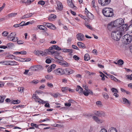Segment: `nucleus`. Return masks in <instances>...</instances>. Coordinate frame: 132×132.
<instances>
[{
  "instance_id": "nucleus-1",
  "label": "nucleus",
  "mask_w": 132,
  "mask_h": 132,
  "mask_svg": "<svg viewBox=\"0 0 132 132\" xmlns=\"http://www.w3.org/2000/svg\"><path fill=\"white\" fill-rule=\"evenodd\" d=\"M124 30L123 28L121 29L120 27L117 28L116 30L112 31L111 32V37L115 40L118 41L121 36L124 34Z\"/></svg>"
},
{
  "instance_id": "nucleus-2",
  "label": "nucleus",
  "mask_w": 132,
  "mask_h": 132,
  "mask_svg": "<svg viewBox=\"0 0 132 132\" xmlns=\"http://www.w3.org/2000/svg\"><path fill=\"white\" fill-rule=\"evenodd\" d=\"M103 14L107 17H111L113 15V10L110 8L105 7L102 10Z\"/></svg>"
},
{
  "instance_id": "nucleus-3",
  "label": "nucleus",
  "mask_w": 132,
  "mask_h": 132,
  "mask_svg": "<svg viewBox=\"0 0 132 132\" xmlns=\"http://www.w3.org/2000/svg\"><path fill=\"white\" fill-rule=\"evenodd\" d=\"M114 26L115 27L119 28L120 27L121 29L123 28V26L124 24V20L121 18L115 20L113 22Z\"/></svg>"
},
{
  "instance_id": "nucleus-4",
  "label": "nucleus",
  "mask_w": 132,
  "mask_h": 132,
  "mask_svg": "<svg viewBox=\"0 0 132 132\" xmlns=\"http://www.w3.org/2000/svg\"><path fill=\"white\" fill-rule=\"evenodd\" d=\"M63 75H69L75 72L74 70L69 68L63 69Z\"/></svg>"
},
{
  "instance_id": "nucleus-5",
  "label": "nucleus",
  "mask_w": 132,
  "mask_h": 132,
  "mask_svg": "<svg viewBox=\"0 0 132 132\" xmlns=\"http://www.w3.org/2000/svg\"><path fill=\"white\" fill-rule=\"evenodd\" d=\"M111 1V0H98V3L103 6L108 5Z\"/></svg>"
},
{
  "instance_id": "nucleus-6",
  "label": "nucleus",
  "mask_w": 132,
  "mask_h": 132,
  "mask_svg": "<svg viewBox=\"0 0 132 132\" xmlns=\"http://www.w3.org/2000/svg\"><path fill=\"white\" fill-rule=\"evenodd\" d=\"M63 69L62 68H58L54 70V73L57 75L60 76L63 75Z\"/></svg>"
},
{
  "instance_id": "nucleus-7",
  "label": "nucleus",
  "mask_w": 132,
  "mask_h": 132,
  "mask_svg": "<svg viewBox=\"0 0 132 132\" xmlns=\"http://www.w3.org/2000/svg\"><path fill=\"white\" fill-rule=\"evenodd\" d=\"M58 60V63L60 65L63 67H67L69 66V64L65 61H63L62 60Z\"/></svg>"
},
{
  "instance_id": "nucleus-8",
  "label": "nucleus",
  "mask_w": 132,
  "mask_h": 132,
  "mask_svg": "<svg viewBox=\"0 0 132 132\" xmlns=\"http://www.w3.org/2000/svg\"><path fill=\"white\" fill-rule=\"evenodd\" d=\"M60 52L55 51L54 54V55L55 59H57L58 60L62 59V57L60 55Z\"/></svg>"
},
{
  "instance_id": "nucleus-9",
  "label": "nucleus",
  "mask_w": 132,
  "mask_h": 132,
  "mask_svg": "<svg viewBox=\"0 0 132 132\" xmlns=\"http://www.w3.org/2000/svg\"><path fill=\"white\" fill-rule=\"evenodd\" d=\"M34 53L36 55L38 56L41 55L42 56L45 55H46V52H44L43 51L37 50V51H35L34 52Z\"/></svg>"
},
{
  "instance_id": "nucleus-10",
  "label": "nucleus",
  "mask_w": 132,
  "mask_h": 132,
  "mask_svg": "<svg viewBox=\"0 0 132 132\" xmlns=\"http://www.w3.org/2000/svg\"><path fill=\"white\" fill-rule=\"evenodd\" d=\"M42 68V66L40 65H36L31 67L30 69L31 70L34 71H36Z\"/></svg>"
},
{
  "instance_id": "nucleus-11",
  "label": "nucleus",
  "mask_w": 132,
  "mask_h": 132,
  "mask_svg": "<svg viewBox=\"0 0 132 132\" xmlns=\"http://www.w3.org/2000/svg\"><path fill=\"white\" fill-rule=\"evenodd\" d=\"M84 35L81 33L78 34L77 35V39L79 41H82L84 40Z\"/></svg>"
},
{
  "instance_id": "nucleus-12",
  "label": "nucleus",
  "mask_w": 132,
  "mask_h": 132,
  "mask_svg": "<svg viewBox=\"0 0 132 132\" xmlns=\"http://www.w3.org/2000/svg\"><path fill=\"white\" fill-rule=\"evenodd\" d=\"M115 27L114 26L113 22H111L109 23L107 26L108 28L110 30H112L114 29V28Z\"/></svg>"
},
{
  "instance_id": "nucleus-13",
  "label": "nucleus",
  "mask_w": 132,
  "mask_h": 132,
  "mask_svg": "<svg viewBox=\"0 0 132 132\" xmlns=\"http://www.w3.org/2000/svg\"><path fill=\"white\" fill-rule=\"evenodd\" d=\"M58 9L60 11H61L63 9V6L61 3L60 1H56Z\"/></svg>"
},
{
  "instance_id": "nucleus-14",
  "label": "nucleus",
  "mask_w": 132,
  "mask_h": 132,
  "mask_svg": "<svg viewBox=\"0 0 132 132\" xmlns=\"http://www.w3.org/2000/svg\"><path fill=\"white\" fill-rule=\"evenodd\" d=\"M50 47L48 49H46L45 50V52H46V53H47L49 54H54L55 50H54L53 49H51V50H50Z\"/></svg>"
},
{
  "instance_id": "nucleus-15",
  "label": "nucleus",
  "mask_w": 132,
  "mask_h": 132,
  "mask_svg": "<svg viewBox=\"0 0 132 132\" xmlns=\"http://www.w3.org/2000/svg\"><path fill=\"white\" fill-rule=\"evenodd\" d=\"M83 93L85 96H88L89 94H93V93L91 90H87L84 91L82 92Z\"/></svg>"
},
{
  "instance_id": "nucleus-16",
  "label": "nucleus",
  "mask_w": 132,
  "mask_h": 132,
  "mask_svg": "<svg viewBox=\"0 0 132 132\" xmlns=\"http://www.w3.org/2000/svg\"><path fill=\"white\" fill-rule=\"evenodd\" d=\"M53 49V50L55 49L57 51H60L61 50V49L60 47L56 45H52L50 47V49L51 50V49Z\"/></svg>"
},
{
  "instance_id": "nucleus-17",
  "label": "nucleus",
  "mask_w": 132,
  "mask_h": 132,
  "mask_svg": "<svg viewBox=\"0 0 132 132\" xmlns=\"http://www.w3.org/2000/svg\"><path fill=\"white\" fill-rule=\"evenodd\" d=\"M95 113L96 115L97 116L101 117V116H104L105 115V113L104 112L102 111H96L95 112Z\"/></svg>"
},
{
  "instance_id": "nucleus-18",
  "label": "nucleus",
  "mask_w": 132,
  "mask_h": 132,
  "mask_svg": "<svg viewBox=\"0 0 132 132\" xmlns=\"http://www.w3.org/2000/svg\"><path fill=\"white\" fill-rule=\"evenodd\" d=\"M16 35V34L15 32H12L7 36V38L9 40H11L13 37L15 36Z\"/></svg>"
},
{
  "instance_id": "nucleus-19",
  "label": "nucleus",
  "mask_w": 132,
  "mask_h": 132,
  "mask_svg": "<svg viewBox=\"0 0 132 132\" xmlns=\"http://www.w3.org/2000/svg\"><path fill=\"white\" fill-rule=\"evenodd\" d=\"M87 17L90 19L93 20L94 19V15L89 12H87V14H86Z\"/></svg>"
},
{
  "instance_id": "nucleus-20",
  "label": "nucleus",
  "mask_w": 132,
  "mask_h": 132,
  "mask_svg": "<svg viewBox=\"0 0 132 132\" xmlns=\"http://www.w3.org/2000/svg\"><path fill=\"white\" fill-rule=\"evenodd\" d=\"M83 90V88L79 85L77 86L76 89V90L77 91H79L78 92L80 94L82 93Z\"/></svg>"
},
{
  "instance_id": "nucleus-21",
  "label": "nucleus",
  "mask_w": 132,
  "mask_h": 132,
  "mask_svg": "<svg viewBox=\"0 0 132 132\" xmlns=\"http://www.w3.org/2000/svg\"><path fill=\"white\" fill-rule=\"evenodd\" d=\"M47 27L53 30H55L56 29V28L55 25L51 23H48V25H47Z\"/></svg>"
},
{
  "instance_id": "nucleus-22",
  "label": "nucleus",
  "mask_w": 132,
  "mask_h": 132,
  "mask_svg": "<svg viewBox=\"0 0 132 132\" xmlns=\"http://www.w3.org/2000/svg\"><path fill=\"white\" fill-rule=\"evenodd\" d=\"M128 34H126L122 37V41L125 44H126V41L128 38Z\"/></svg>"
},
{
  "instance_id": "nucleus-23",
  "label": "nucleus",
  "mask_w": 132,
  "mask_h": 132,
  "mask_svg": "<svg viewBox=\"0 0 132 132\" xmlns=\"http://www.w3.org/2000/svg\"><path fill=\"white\" fill-rule=\"evenodd\" d=\"M77 45L80 48L84 49L86 48L85 45L80 42H78Z\"/></svg>"
},
{
  "instance_id": "nucleus-24",
  "label": "nucleus",
  "mask_w": 132,
  "mask_h": 132,
  "mask_svg": "<svg viewBox=\"0 0 132 132\" xmlns=\"http://www.w3.org/2000/svg\"><path fill=\"white\" fill-rule=\"evenodd\" d=\"M33 14V13H31L29 14H27L24 15L23 16H22L21 18V19H23L28 18L30 17H31Z\"/></svg>"
},
{
  "instance_id": "nucleus-25",
  "label": "nucleus",
  "mask_w": 132,
  "mask_h": 132,
  "mask_svg": "<svg viewBox=\"0 0 132 132\" xmlns=\"http://www.w3.org/2000/svg\"><path fill=\"white\" fill-rule=\"evenodd\" d=\"M93 119L98 123H101L103 122V120L99 119L97 117L94 116L93 117Z\"/></svg>"
},
{
  "instance_id": "nucleus-26",
  "label": "nucleus",
  "mask_w": 132,
  "mask_h": 132,
  "mask_svg": "<svg viewBox=\"0 0 132 132\" xmlns=\"http://www.w3.org/2000/svg\"><path fill=\"white\" fill-rule=\"evenodd\" d=\"M128 35V36L126 41V44H129L132 40V36L129 34Z\"/></svg>"
},
{
  "instance_id": "nucleus-27",
  "label": "nucleus",
  "mask_w": 132,
  "mask_h": 132,
  "mask_svg": "<svg viewBox=\"0 0 132 132\" xmlns=\"http://www.w3.org/2000/svg\"><path fill=\"white\" fill-rule=\"evenodd\" d=\"M37 27L40 30L46 31L47 30V28L44 26L43 25H38Z\"/></svg>"
},
{
  "instance_id": "nucleus-28",
  "label": "nucleus",
  "mask_w": 132,
  "mask_h": 132,
  "mask_svg": "<svg viewBox=\"0 0 132 132\" xmlns=\"http://www.w3.org/2000/svg\"><path fill=\"white\" fill-rule=\"evenodd\" d=\"M122 99L123 100V103H125L129 105H130V103L127 99L125 97L122 98Z\"/></svg>"
},
{
  "instance_id": "nucleus-29",
  "label": "nucleus",
  "mask_w": 132,
  "mask_h": 132,
  "mask_svg": "<svg viewBox=\"0 0 132 132\" xmlns=\"http://www.w3.org/2000/svg\"><path fill=\"white\" fill-rule=\"evenodd\" d=\"M62 51L64 53L72 52L73 51L72 49H63L62 50Z\"/></svg>"
},
{
  "instance_id": "nucleus-30",
  "label": "nucleus",
  "mask_w": 132,
  "mask_h": 132,
  "mask_svg": "<svg viewBox=\"0 0 132 132\" xmlns=\"http://www.w3.org/2000/svg\"><path fill=\"white\" fill-rule=\"evenodd\" d=\"M108 132H117V131L116 128L112 127L109 129Z\"/></svg>"
},
{
  "instance_id": "nucleus-31",
  "label": "nucleus",
  "mask_w": 132,
  "mask_h": 132,
  "mask_svg": "<svg viewBox=\"0 0 132 132\" xmlns=\"http://www.w3.org/2000/svg\"><path fill=\"white\" fill-rule=\"evenodd\" d=\"M14 46V45L13 43H10L7 44L6 46H7V48H12Z\"/></svg>"
},
{
  "instance_id": "nucleus-32",
  "label": "nucleus",
  "mask_w": 132,
  "mask_h": 132,
  "mask_svg": "<svg viewBox=\"0 0 132 132\" xmlns=\"http://www.w3.org/2000/svg\"><path fill=\"white\" fill-rule=\"evenodd\" d=\"M84 59L85 61H88L90 59L89 55L88 54H86L84 56Z\"/></svg>"
},
{
  "instance_id": "nucleus-33",
  "label": "nucleus",
  "mask_w": 132,
  "mask_h": 132,
  "mask_svg": "<svg viewBox=\"0 0 132 132\" xmlns=\"http://www.w3.org/2000/svg\"><path fill=\"white\" fill-rule=\"evenodd\" d=\"M32 98L35 100H36V99H37V100H39V101H40V100H41L39 98L37 95L36 94H33V95Z\"/></svg>"
},
{
  "instance_id": "nucleus-34",
  "label": "nucleus",
  "mask_w": 132,
  "mask_h": 132,
  "mask_svg": "<svg viewBox=\"0 0 132 132\" xmlns=\"http://www.w3.org/2000/svg\"><path fill=\"white\" fill-rule=\"evenodd\" d=\"M17 14V13H11L8 14V17H9L10 18L14 17Z\"/></svg>"
},
{
  "instance_id": "nucleus-35",
  "label": "nucleus",
  "mask_w": 132,
  "mask_h": 132,
  "mask_svg": "<svg viewBox=\"0 0 132 132\" xmlns=\"http://www.w3.org/2000/svg\"><path fill=\"white\" fill-rule=\"evenodd\" d=\"M17 64V63L14 61H10V65H16Z\"/></svg>"
},
{
  "instance_id": "nucleus-36",
  "label": "nucleus",
  "mask_w": 132,
  "mask_h": 132,
  "mask_svg": "<svg viewBox=\"0 0 132 132\" xmlns=\"http://www.w3.org/2000/svg\"><path fill=\"white\" fill-rule=\"evenodd\" d=\"M5 97V96H0V103H3Z\"/></svg>"
},
{
  "instance_id": "nucleus-37",
  "label": "nucleus",
  "mask_w": 132,
  "mask_h": 132,
  "mask_svg": "<svg viewBox=\"0 0 132 132\" xmlns=\"http://www.w3.org/2000/svg\"><path fill=\"white\" fill-rule=\"evenodd\" d=\"M45 78L47 79L51 80L53 78V76L51 75H47L45 76Z\"/></svg>"
},
{
  "instance_id": "nucleus-38",
  "label": "nucleus",
  "mask_w": 132,
  "mask_h": 132,
  "mask_svg": "<svg viewBox=\"0 0 132 132\" xmlns=\"http://www.w3.org/2000/svg\"><path fill=\"white\" fill-rule=\"evenodd\" d=\"M56 17V15L54 14H51L48 17V19L49 20H51L52 18H55Z\"/></svg>"
},
{
  "instance_id": "nucleus-39",
  "label": "nucleus",
  "mask_w": 132,
  "mask_h": 132,
  "mask_svg": "<svg viewBox=\"0 0 132 132\" xmlns=\"http://www.w3.org/2000/svg\"><path fill=\"white\" fill-rule=\"evenodd\" d=\"M123 63L124 62L121 59L119 60L117 62L118 64L119 65H122L123 64Z\"/></svg>"
},
{
  "instance_id": "nucleus-40",
  "label": "nucleus",
  "mask_w": 132,
  "mask_h": 132,
  "mask_svg": "<svg viewBox=\"0 0 132 132\" xmlns=\"http://www.w3.org/2000/svg\"><path fill=\"white\" fill-rule=\"evenodd\" d=\"M24 89V88L23 87H19L18 88V91L21 93L23 92Z\"/></svg>"
},
{
  "instance_id": "nucleus-41",
  "label": "nucleus",
  "mask_w": 132,
  "mask_h": 132,
  "mask_svg": "<svg viewBox=\"0 0 132 132\" xmlns=\"http://www.w3.org/2000/svg\"><path fill=\"white\" fill-rule=\"evenodd\" d=\"M9 32L7 31H4L2 32V35L4 37H6L7 36Z\"/></svg>"
},
{
  "instance_id": "nucleus-42",
  "label": "nucleus",
  "mask_w": 132,
  "mask_h": 132,
  "mask_svg": "<svg viewBox=\"0 0 132 132\" xmlns=\"http://www.w3.org/2000/svg\"><path fill=\"white\" fill-rule=\"evenodd\" d=\"M20 102V101H18V100H13L11 102V103L13 104H17L19 103Z\"/></svg>"
},
{
  "instance_id": "nucleus-43",
  "label": "nucleus",
  "mask_w": 132,
  "mask_h": 132,
  "mask_svg": "<svg viewBox=\"0 0 132 132\" xmlns=\"http://www.w3.org/2000/svg\"><path fill=\"white\" fill-rule=\"evenodd\" d=\"M103 95L105 99H108L109 98V95L105 93H103Z\"/></svg>"
},
{
  "instance_id": "nucleus-44",
  "label": "nucleus",
  "mask_w": 132,
  "mask_h": 132,
  "mask_svg": "<svg viewBox=\"0 0 132 132\" xmlns=\"http://www.w3.org/2000/svg\"><path fill=\"white\" fill-rule=\"evenodd\" d=\"M45 4V2L43 1H39L38 3V4H40L42 5H44Z\"/></svg>"
},
{
  "instance_id": "nucleus-45",
  "label": "nucleus",
  "mask_w": 132,
  "mask_h": 132,
  "mask_svg": "<svg viewBox=\"0 0 132 132\" xmlns=\"http://www.w3.org/2000/svg\"><path fill=\"white\" fill-rule=\"evenodd\" d=\"M31 125L32 127H35V128H39L38 127L39 125H37L36 124L33 123H31Z\"/></svg>"
},
{
  "instance_id": "nucleus-46",
  "label": "nucleus",
  "mask_w": 132,
  "mask_h": 132,
  "mask_svg": "<svg viewBox=\"0 0 132 132\" xmlns=\"http://www.w3.org/2000/svg\"><path fill=\"white\" fill-rule=\"evenodd\" d=\"M85 24L86 26L88 28H89L90 30H92V27L90 24H88L87 23H85Z\"/></svg>"
},
{
  "instance_id": "nucleus-47",
  "label": "nucleus",
  "mask_w": 132,
  "mask_h": 132,
  "mask_svg": "<svg viewBox=\"0 0 132 132\" xmlns=\"http://www.w3.org/2000/svg\"><path fill=\"white\" fill-rule=\"evenodd\" d=\"M68 5L70 7L72 8H73L74 7V6L73 4L72 3V2H68Z\"/></svg>"
},
{
  "instance_id": "nucleus-48",
  "label": "nucleus",
  "mask_w": 132,
  "mask_h": 132,
  "mask_svg": "<svg viewBox=\"0 0 132 132\" xmlns=\"http://www.w3.org/2000/svg\"><path fill=\"white\" fill-rule=\"evenodd\" d=\"M111 90L112 92L114 93H118V92L116 88H111Z\"/></svg>"
},
{
  "instance_id": "nucleus-49",
  "label": "nucleus",
  "mask_w": 132,
  "mask_h": 132,
  "mask_svg": "<svg viewBox=\"0 0 132 132\" xmlns=\"http://www.w3.org/2000/svg\"><path fill=\"white\" fill-rule=\"evenodd\" d=\"M35 0H27L26 3L28 5H29L31 3L33 2Z\"/></svg>"
},
{
  "instance_id": "nucleus-50",
  "label": "nucleus",
  "mask_w": 132,
  "mask_h": 132,
  "mask_svg": "<svg viewBox=\"0 0 132 132\" xmlns=\"http://www.w3.org/2000/svg\"><path fill=\"white\" fill-rule=\"evenodd\" d=\"M73 57V59L76 60L78 61L79 59V58L76 55H74Z\"/></svg>"
},
{
  "instance_id": "nucleus-51",
  "label": "nucleus",
  "mask_w": 132,
  "mask_h": 132,
  "mask_svg": "<svg viewBox=\"0 0 132 132\" xmlns=\"http://www.w3.org/2000/svg\"><path fill=\"white\" fill-rule=\"evenodd\" d=\"M127 79L130 80H132V74L131 75H127Z\"/></svg>"
},
{
  "instance_id": "nucleus-52",
  "label": "nucleus",
  "mask_w": 132,
  "mask_h": 132,
  "mask_svg": "<svg viewBox=\"0 0 132 132\" xmlns=\"http://www.w3.org/2000/svg\"><path fill=\"white\" fill-rule=\"evenodd\" d=\"M17 43L18 44H22L24 43V42L21 40H18L17 41Z\"/></svg>"
},
{
  "instance_id": "nucleus-53",
  "label": "nucleus",
  "mask_w": 132,
  "mask_h": 132,
  "mask_svg": "<svg viewBox=\"0 0 132 132\" xmlns=\"http://www.w3.org/2000/svg\"><path fill=\"white\" fill-rule=\"evenodd\" d=\"M105 75L103 73L100 75V76L102 78L101 79L102 80H105Z\"/></svg>"
},
{
  "instance_id": "nucleus-54",
  "label": "nucleus",
  "mask_w": 132,
  "mask_h": 132,
  "mask_svg": "<svg viewBox=\"0 0 132 132\" xmlns=\"http://www.w3.org/2000/svg\"><path fill=\"white\" fill-rule=\"evenodd\" d=\"M18 38L17 37H16V38L14 39H11L10 40H11L12 42H15L16 41H17L18 40Z\"/></svg>"
},
{
  "instance_id": "nucleus-55",
  "label": "nucleus",
  "mask_w": 132,
  "mask_h": 132,
  "mask_svg": "<svg viewBox=\"0 0 132 132\" xmlns=\"http://www.w3.org/2000/svg\"><path fill=\"white\" fill-rule=\"evenodd\" d=\"M47 86L50 87L52 88L53 87V84L52 83H50V82H48L47 83Z\"/></svg>"
},
{
  "instance_id": "nucleus-56",
  "label": "nucleus",
  "mask_w": 132,
  "mask_h": 132,
  "mask_svg": "<svg viewBox=\"0 0 132 132\" xmlns=\"http://www.w3.org/2000/svg\"><path fill=\"white\" fill-rule=\"evenodd\" d=\"M51 62V60L50 59H47L46 60V62L47 63H50Z\"/></svg>"
},
{
  "instance_id": "nucleus-57",
  "label": "nucleus",
  "mask_w": 132,
  "mask_h": 132,
  "mask_svg": "<svg viewBox=\"0 0 132 132\" xmlns=\"http://www.w3.org/2000/svg\"><path fill=\"white\" fill-rule=\"evenodd\" d=\"M19 54H26V52L25 51H23L19 52Z\"/></svg>"
},
{
  "instance_id": "nucleus-58",
  "label": "nucleus",
  "mask_w": 132,
  "mask_h": 132,
  "mask_svg": "<svg viewBox=\"0 0 132 132\" xmlns=\"http://www.w3.org/2000/svg\"><path fill=\"white\" fill-rule=\"evenodd\" d=\"M64 105L65 106L69 107L71 106V104L70 103H64Z\"/></svg>"
},
{
  "instance_id": "nucleus-59",
  "label": "nucleus",
  "mask_w": 132,
  "mask_h": 132,
  "mask_svg": "<svg viewBox=\"0 0 132 132\" xmlns=\"http://www.w3.org/2000/svg\"><path fill=\"white\" fill-rule=\"evenodd\" d=\"M50 121V120L48 118H45V119L43 120H41L40 122H42L44 121Z\"/></svg>"
},
{
  "instance_id": "nucleus-60",
  "label": "nucleus",
  "mask_w": 132,
  "mask_h": 132,
  "mask_svg": "<svg viewBox=\"0 0 132 132\" xmlns=\"http://www.w3.org/2000/svg\"><path fill=\"white\" fill-rule=\"evenodd\" d=\"M52 69L51 68V67H49L47 69V71L48 72H51L52 70Z\"/></svg>"
},
{
  "instance_id": "nucleus-61",
  "label": "nucleus",
  "mask_w": 132,
  "mask_h": 132,
  "mask_svg": "<svg viewBox=\"0 0 132 132\" xmlns=\"http://www.w3.org/2000/svg\"><path fill=\"white\" fill-rule=\"evenodd\" d=\"M4 83L2 81H0V87H2L4 86Z\"/></svg>"
},
{
  "instance_id": "nucleus-62",
  "label": "nucleus",
  "mask_w": 132,
  "mask_h": 132,
  "mask_svg": "<svg viewBox=\"0 0 132 132\" xmlns=\"http://www.w3.org/2000/svg\"><path fill=\"white\" fill-rule=\"evenodd\" d=\"M72 47L74 49L77 50H79L78 48L76 45H72Z\"/></svg>"
},
{
  "instance_id": "nucleus-63",
  "label": "nucleus",
  "mask_w": 132,
  "mask_h": 132,
  "mask_svg": "<svg viewBox=\"0 0 132 132\" xmlns=\"http://www.w3.org/2000/svg\"><path fill=\"white\" fill-rule=\"evenodd\" d=\"M56 65L55 64H52L50 67L52 68L53 70L56 67Z\"/></svg>"
},
{
  "instance_id": "nucleus-64",
  "label": "nucleus",
  "mask_w": 132,
  "mask_h": 132,
  "mask_svg": "<svg viewBox=\"0 0 132 132\" xmlns=\"http://www.w3.org/2000/svg\"><path fill=\"white\" fill-rule=\"evenodd\" d=\"M99 132H107V130L105 128L102 129Z\"/></svg>"
}]
</instances>
